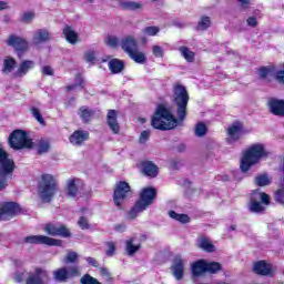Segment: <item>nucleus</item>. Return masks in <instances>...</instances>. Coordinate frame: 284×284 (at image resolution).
<instances>
[{
    "mask_svg": "<svg viewBox=\"0 0 284 284\" xmlns=\"http://www.w3.org/2000/svg\"><path fill=\"white\" fill-rule=\"evenodd\" d=\"M190 102V93L185 85L181 83L173 84V105L176 110L178 119L174 118L172 111L165 105L160 104L151 120V125L155 130H174L179 123L185 121L187 116V103Z\"/></svg>",
    "mask_w": 284,
    "mask_h": 284,
    "instance_id": "obj_1",
    "label": "nucleus"
},
{
    "mask_svg": "<svg viewBox=\"0 0 284 284\" xmlns=\"http://www.w3.org/2000/svg\"><path fill=\"white\" fill-rule=\"evenodd\" d=\"M270 152L265 149V145L256 143L251 145L243 152L240 168L242 172H250V169L254 165H258L262 159H267Z\"/></svg>",
    "mask_w": 284,
    "mask_h": 284,
    "instance_id": "obj_2",
    "label": "nucleus"
},
{
    "mask_svg": "<svg viewBox=\"0 0 284 284\" xmlns=\"http://www.w3.org/2000/svg\"><path fill=\"white\" fill-rule=\"evenodd\" d=\"M156 199V191L152 187L143 189L140 193V199L135 202L133 207L130 210L128 216L129 219H135L142 212H145L154 203Z\"/></svg>",
    "mask_w": 284,
    "mask_h": 284,
    "instance_id": "obj_3",
    "label": "nucleus"
},
{
    "mask_svg": "<svg viewBox=\"0 0 284 284\" xmlns=\"http://www.w3.org/2000/svg\"><path fill=\"white\" fill-rule=\"evenodd\" d=\"M54 192H57V179L52 174H42L38 186V194L41 201L50 203Z\"/></svg>",
    "mask_w": 284,
    "mask_h": 284,
    "instance_id": "obj_4",
    "label": "nucleus"
},
{
    "mask_svg": "<svg viewBox=\"0 0 284 284\" xmlns=\"http://www.w3.org/2000/svg\"><path fill=\"white\" fill-rule=\"evenodd\" d=\"M14 161L8 158V153L0 148V192L8 187V179H12Z\"/></svg>",
    "mask_w": 284,
    "mask_h": 284,
    "instance_id": "obj_5",
    "label": "nucleus"
},
{
    "mask_svg": "<svg viewBox=\"0 0 284 284\" xmlns=\"http://www.w3.org/2000/svg\"><path fill=\"white\" fill-rule=\"evenodd\" d=\"M128 199H132L130 184L125 181L118 182L113 192V203L118 210H123V203H125Z\"/></svg>",
    "mask_w": 284,
    "mask_h": 284,
    "instance_id": "obj_6",
    "label": "nucleus"
},
{
    "mask_svg": "<svg viewBox=\"0 0 284 284\" xmlns=\"http://www.w3.org/2000/svg\"><path fill=\"white\" fill-rule=\"evenodd\" d=\"M265 205H270V195L258 190L254 191L251 196L250 212L263 214Z\"/></svg>",
    "mask_w": 284,
    "mask_h": 284,
    "instance_id": "obj_7",
    "label": "nucleus"
},
{
    "mask_svg": "<svg viewBox=\"0 0 284 284\" xmlns=\"http://www.w3.org/2000/svg\"><path fill=\"white\" fill-rule=\"evenodd\" d=\"M9 145L13 150H23V148H32V140L21 130L13 131L9 136Z\"/></svg>",
    "mask_w": 284,
    "mask_h": 284,
    "instance_id": "obj_8",
    "label": "nucleus"
},
{
    "mask_svg": "<svg viewBox=\"0 0 284 284\" xmlns=\"http://www.w3.org/2000/svg\"><path fill=\"white\" fill-rule=\"evenodd\" d=\"M7 45L13 48L17 57L21 59L26 52L30 49V43L26 38L17 34H10L7 39Z\"/></svg>",
    "mask_w": 284,
    "mask_h": 284,
    "instance_id": "obj_9",
    "label": "nucleus"
},
{
    "mask_svg": "<svg viewBox=\"0 0 284 284\" xmlns=\"http://www.w3.org/2000/svg\"><path fill=\"white\" fill-rule=\"evenodd\" d=\"M21 214V206L16 202L0 203V221H11L14 216Z\"/></svg>",
    "mask_w": 284,
    "mask_h": 284,
    "instance_id": "obj_10",
    "label": "nucleus"
},
{
    "mask_svg": "<svg viewBox=\"0 0 284 284\" xmlns=\"http://www.w3.org/2000/svg\"><path fill=\"white\" fill-rule=\"evenodd\" d=\"M23 242L27 245H49L55 247H61L62 245L61 240L48 237L45 235H29L24 237Z\"/></svg>",
    "mask_w": 284,
    "mask_h": 284,
    "instance_id": "obj_11",
    "label": "nucleus"
},
{
    "mask_svg": "<svg viewBox=\"0 0 284 284\" xmlns=\"http://www.w3.org/2000/svg\"><path fill=\"white\" fill-rule=\"evenodd\" d=\"M226 134V142L229 143V145H232L241 141V135L246 134V131L245 128L243 126V123L234 122L227 128Z\"/></svg>",
    "mask_w": 284,
    "mask_h": 284,
    "instance_id": "obj_12",
    "label": "nucleus"
},
{
    "mask_svg": "<svg viewBox=\"0 0 284 284\" xmlns=\"http://www.w3.org/2000/svg\"><path fill=\"white\" fill-rule=\"evenodd\" d=\"M185 261L181 255H175L172 265H171V274L174 276L175 281H183V276H185Z\"/></svg>",
    "mask_w": 284,
    "mask_h": 284,
    "instance_id": "obj_13",
    "label": "nucleus"
},
{
    "mask_svg": "<svg viewBox=\"0 0 284 284\" xmlns=\"http://www.w3.org/2000/svg\"><path fill=\"white\" fill-rule=\"evenodd\" d=\"M268 77H275L278 83H284V69H277L276 65L260 68V79H267Z\"/></svg>",
    "mask_w": 284,
    "mask_h": 284,
    "instance_id": "obj_14",
    "label": "nucleus"
},
{
    "mask_svg": "<svg viewBox=\"0 0 284 284\" xmlns=\"http://www.w3.org/2000/svg\"><path fill=\"white\" fill-rule=\"evenodd\" d=\"M253 272L260 276H273L276 268L266 261H258L253 264Z\"/></svg>",
    "mask_w": 284,
    "mask_h": 284,
    "instance_id": "obj_15",
    "label": "nucleus"
},
{
    "mask_svg": "<svg viewBox=\"0 0 284 284\" xmlns=\"http://www.w3.org/2000/svg\"><path fill=\"white\" fill-rule=\"evenodd\" d=\"M43 230L45 234H49V236H62L63 239H68V236H70V230L64 225L49 223L44 225Z\"/></svg>",
    "mask_w": 284,
    "mask_h": 284,
    "instance_id": "obj_16",
    "label": "nucleus"
},
{
    "mask_svg": "<svg viewBox=\"0 0 284 284\" xmlns=\"http://www.w3.org/2000/svg\"><path fill=\"white\" fill-rule=\"evenodd\" d=\"M192 278L194 283H197L201 276L207 273V261L199 260L191 265Z\"/></svg>",
    "mask_w": 284,
    "mask_h": 284,
    "instance_id": "obj_17",
    "label": "nucleus"
},
{
    "mask_svg": "<svg viewBox=\"0 0 284 284\" xmlns=\"http://www.w3.org/2000/svg\"><path fill=\"white\" fill-rule=\"evenodd\" d=\"M266 106L268 108V112L274 114V116H284V100L268 98Z\"/></svg>",
    "mask_w": 284,
    "mask_h": 284,
    "instance_id": "obj_18",
    "label": "nucleus"
},
{
    "mask_svg": "<svg viewBox=\"0 0 284 284\" xmlns=\"http://www.w3.org/2000/svg\"><path fill=\"white\" fill-rule=\"evenodd\" d=\"M120 48L126 55L131 54L139 48V42L134 36H124L120 41Z\"/></svg>",
    "mask_w": 284,
    "mask_h": 284,
    "instance_id": "obj_19",
    "label": "nucleus"
},
{
    "mask_svg": "<svg viewBox=\"0 0 284 284\" xmlns=\"http://www.w3.org/2000/svg\"><path fill=\"white\" fill-rule=\"evenodd\" d=\"M48 271L43 268H36L33 274L27 277V284H48Z\"/></svg>",
    "mask_w": 284,
    "mask_h": 284,
    "instance_id": "obj_20",
    "label": "nucleus"
},
{
    "mask_svg": "<svg viewBox=\"0 0 284 284\" xmlns=\"http://www.w3.org/2000/svg\"><path fill=\"white\" fill-rule=\"evenodd\" d=\"M119 111L109 110L106 113V125L113 134H119L121 132V125L119 124Z\"/></svg>",
    "mask_w": 284,
    "mask_h": 284,
    "instance_id": "obj_21",
    "label": "nucleus"
},
{
    "mask_svg": "<svg viewBox=\"0 0 284 284\" xmlns=\"http://www.w3.org/2000/svg\"><path fill=\"white\" fill-rule=\"evenodd\" d=\"M36 65L37 64L32 60H22L20 62L17 71L14 72L13 77L16 79H21V78L26 77V74H28L30 72V70H34Z\"/></svg>",
    "mask_w": 284,
    "mask_h": 284,
    "instance_id": "obj_22",
    "label": "nucleus"
},
{
    "mask_svg": "<svg viewBox=\"0 0 284 284\" xmlns=\"http://www.w3.org/2000/svg\"><path fill=\"white\" fill-rule=\"evenodd\" d=\"M88 139H90V132L77 130L70 135L69 141L72 145L81 146L85 143V141H88Z\"/></svg>",
    "mask_w": 284,
    "mask_h": 284,
    "instance_id": "obj_23",
    "label": "nucleus"
},
{
    "mask_svg": "<svg viewBox=\"0 0 284 284\" xmlns=\"http://www.w3.org/2000/svg\"><path fill=\"white\" fill-rule=\"evenodd\" d=\"M52 34L48 29H39L33 33V43L36 45H39L41 43H48V41H51Z\"/></svg>",
    "mask_w": 284,
    "mask_h": 284,
    "instance_id": "obj_24",
    "label": "nucleus"
},
{
    "mask_svg": "<svg viewBox=\"0 0 284 284\" xmlns=\"http://www.w3.org/2000/svg\"><path fill=\"white\" fill-rule=\"evenodd\" d=\"M142 172L144 176H149L150 179H155L159 175V166L154 164L152 161L142 162Z\"/></svg>",
    "mask_w": 284,
    "mask_h": 284,
    "instance_id": "obj_25",
    "label": "nucleus"
},
{
    "mask_svg": "<svg viewBox=\"0 0 284 284\" xmlns=\"http://www.w3.org/2000/svg\"><path fill=\"white\" fill-rule=\"evenodd\" d=\"M62 34L65 41H68V43H71V45H77V43L79 42V33H77V31H74V29H72V27L68 24L63 28Z\"/></svg>",
    "mask_w": 284,
    "mask_h": 284,
    "instance_id": "obj_26",
    "label": "nucleus"
},
{
    "mask_svg": "<svg viewBox=\"0 0 284 284\" xmlns=\"http://www.w3.org/2000/svg\"><path fill=\"white\" fill-rule=\"evenodd\" d=\"M67 196L68 199H77V196H81V192L77 186V180L70 179L67 181Z\"/></svg>",
    "mask_w": 284,
    "mask_h": 284,
    "instance_id": "obj_27",
    "label": "nucleus"
},
{
    "mask_svg": "<svg viewBox=\"0 0 284 284\" xmlns=\"http://www.w3.org/2000/svg\"><path fill=\"white\" fill-rule=\"evenodd\" d=\"M17 69V60L12 57H6L2 63V73L10 74Z\"/></svg>",
    "mask_w": 284,
    "mask_h": 284,
    "instance_id": "obj_28",
    "label": "nucleus"
},
{
    "mask_svg": "<svg viewBox=\"0 0 284 284\" xmlns=\"http://www.w3.org/2000/svg\"><path fill=\"white\" fill-rule=\"evenodd\" d=\"M120 10H130L134 12L135 10H141L143 8V4L141 2H134L131 0H121L119 3Z\"/></svg>",
    "mask_w": 284,
    "mask_h": 284,
    "instance_id": "obj_29",
    "label": "nucleus"
},
{
    "mask_svg": "<svg viewBox=\"0 0 284 284\" xmlns=\"http://www.w3.org/2000/svg\"><path fill=\"white\" fill-rule=\"evenodd\" d=\"M277 189L274 192V201L275 203H280V205H284V179H281Z\"/></svg>",
    "mask_w": 284,
    "mask_h": 284,
    "instance_id": "obj_30",
    "label": "nucleus"
},
{
    "mask_svg": "<svg viewBox=\"0 0 284 284\" xmlns=\"http://www.w3.org/2000/svg\"><path fill=\"white\" fill-rule=\"evenodd\" d=\"M78 114L83 123H90L94 116V111L90 110L88 106H81L78 111Z\"/></svg>",
    "mask_w": 284,
    "mask_h": 284,
    "instance_id": "obj_31",
    "label": "nucleus"
},
{
    "mask_svg": "<svg viewBox=\"0 0 284 284\" xmlns=\"http://www.w3.org/2000/svg\"><path fill=\"white\" fill-rule=\"evenodd\" d=\"M123 68H125V64L122 60L112 59L109 62V69L111 70L112 74H120V72H123Z\"/></svg>",
    "mask_w": 284,
    "mask_h": 284,
    "instance_id": "obj_32",
    "label": "nucleus"
},
{
    "mask_svg": "<svg viewBox=\"0 0 284 284\" xmlns=\"http://www.w3.org/2000/svg\"><path fill=\"white\" fill-rule=\"evenodd\" d=\"M141 250V244H134V239L126 240L125 252L128 256H134Z\"/></svg>",
    "mask_w": 284,
    "mask_h": 284,
    "instance_id": "obj_33",
    "label": "nucleus"
},
{
    "mask_svg": "<svg viewBox=\"0 0 284 284\" xmlns=\"http://www.w3.org/2000/svg\"><path fill=\"white\" fill-rule=\"evenodd\" d=\"M179 50H180L181 57H183V59H185L187 63H194V58L196 57L194 51L190 50V48L187 47H180Z\"/></svg>",
    "mask_w": 284,
    "mask_h": 284,
    "instance_id": "obj_34",
    "label": "nucleus"
},
{
    "mask_svg": "<svg viewBox=\"0 0 284 284\" xmlns=\"http://www.w3.org/2000/svg\"><path fill=\"white\" fill-rule=\"evenodd\" d=\"M128 57L132 59V61H134L135 63L140 64L145 63V61L148 60V58H145V53L139 51V49H135L133 52L129 53Z\"/></svg>",
    "mask_w": 284,
    "mask_h": 284,
    "instance_id": "obj_35",
    "label": "nucleus"
},
{
    "mask_svg": "<svg viewBox=\"0 0 284 284\" xmlns=\"http://www.w3.org/2000/svg\"><path fill=\"white\" fill-rule=\"evenodd\" d=\"M199 247H201V250H204V252H215L216 251V246H214V244H212V242H210V239H207V237H201L199 240Z\"/></svg>",
    "mask_w": 284,
    "mask_h": 284,
    "instance_id": "obj_36",
    "label": "nucleus"
},
{
    "mask_svg": "<svg viewBox=\"0 0 284 284\" xmlns=\"http://www.w3.org/2000/svg\"><path fill=\"white\" fill-rule=\"evenodd\" d=\"M53 277L55 281H59L60 283H65L68 278V268L62 267L53 272Z\"/></svg>",
    "mask_w": 284,
    "mask_h": 284,
    "instance_id": "obj_37",
    "label": "nucleus"
},
{
    "mask_svg": "<svg viewBox=\"0 0 284 284\" xmlns=\"http://www.w3.org/2000/svg\"><path fill=\"white\" fill-rule=\"evenodd\" d=\"M170 219L178 221L179 223H190V216L187 214H179L174 211H169Z\"/></svg>",
    "mask_w": 284,
    "mask_h": 284,
    "instance_id": "obj_38",
    "label": "nucleus"
},
{
    "mask_svg": "<svg viewBox=\"0 0 284 284\" xmlns=\"http://www.w3.org/2000/svg\"><path fill=\"white\" fill-rule=\"evenodd\" d=\"M255 185H258V187H266V185H270L272 183V180L267 174H261L257 175L254 180Z\"/></svg>",
    "mask_w": 284,
    "mask_h": 284,
    "instance_id": "obj_39",
    "label": "nucleus"
},
{
    "mask_svg": "<svg viewBox=\"0 0 284 284\" xmlns=\"http://www.w3.org/2000/svg\"><path fill=\"white\" fill-rule=\"evenodd\" d=\"M210 26H212V20L210 17L203 16L197 22L196 30L205 31L207 28H210Z\"/></svg>",
    "mask_w": 284,
    "mask_h": 284,
    "instance_id": "obj_40",
    "label": "nucleus"
},
{
    "mask_svg": "<svg viewBox=\"0 0 284 284\" xmlns=\"http://www.w3.org/2000/svg\"><path fill=\"white\" fill-rule=\"evenodd\" d=\"M194 134L195 136H205V134H207V126L205 125V123L200 122L195 125L194 128Z\"/></svg>",
    "mask_w": 284,
    "mask_h": 284,
    "instance_id": "obj_41",
    "label": "nucleus"
},
{
    "mask_svg": "<svg viewBox=\"0 0 284 284\" xmlns=\"http://www.w3.org/2000/svg\"><path fill=\"white\" fill-rule=\"evenodd\" d=\"M220 270H221V263L206 262V272H209V274H216V272H220Z\"/></svg>",
    "mask_w": 284,
    "mask_h": 284,
    "instance_id": "obj_42",
    "label": "nucleus"
},
{
    "mask_svg": "<svg viewBox=\"0 0 284 284\" xmlns=\"http://www.w3.org/2000/svg\"><path fill=\"white\" fill-rule=\"evenodd\" d=\"M79 261V254L74 251H68L67 255L64 256V263L68 265L70 263H74Z\"/></svg>",
    "mask_w": 284,
    "mask_h": 284,
    "instance_id": "obj_43",
    "label": "nucleus"
},
{
    "mask_svg": "<svg viewBox=\"0 0 284 284\" xmlns=\"http://www.w3.org/2000/svg\"><path fill=\"white\" fill-rule=\"evenodd\" d=\"M142 32L146 37H156V34L161 32V29L159 27H146L142 30Z\"/></svg>",
    "mask_w": 284,
    "mask_h": 284,
    "instance_id": "obj_44",
    "label": "nucleus"
},
{
    "mask_svg": "<svg viewBox=\"0 0 284 284\" xmlns=\"http://www.w3.org/2000/svg\"><path fill=\"white\" fill-rule=\"evenodd\" d=\"M47 152H50V142L40 141L38 144V154H47Z\"/></svg>",
    "mask_w": 284,
    "mask_h": 284,
    "instance_id": "obj_45",
    "label": "nucleus"
},
{
    "mask_svg": "<svg viewBox=\"0 0 284 284\" xmlns=\"http://www.w3.org/2000/svg\"><path fill=\"white\" fill-rule=\"evenodd\" d=\"M105 254L106 256H114L116 254V243L114 242H105Z\"/></svg>",
    "mask_w": 284,
    "mask_h": 284,
    "instance_id": "obj_46",
    "label": "nucleus"
},
{
    "mask_svg": "<svg viewBox=\"0 0 284 284\" xmlns=\"http://www.w3.org/2000/svg\"><path fill=\"white\" fill-rule=\"evenodd\" d=\"M104 43L109 45V48H119V38L114 36H108L104 40Z\"/></svg>",
    "mask_w": 284,
    "mask_h": 284,
    "instance_id": "obj_47",
    "label": "nucleus"
},
{
    "mask_svg": "<svg viewBox=\"0 0 284 284\" xmlns=\"http://www.w3.org/2000/svg\"><path fill=\"white\" fill-rule=\"evenodd\" d=\"M152 54H153V57H156V59H163L165 51L163 50V47H161V45H153Z\"/></svg>",
    "mask_w": 284,
    "mask_h": 284,
    "instance_id": "obj_48",
    "label": "nucleus"
},
{
    "mask_svg": "<svg viewBox=\"0 0 284 284\" xmlns=\"http://www.w3.org/2000/svg\"><path fill=\"white\" fill-rule=\"evenodd\" d=\"M33 118L38 121V123H40V125H45V120H43V115L41 114V112L39 111V109L33 108L31 110Z\"/></svg>",
    "mask_w": 284,
    "mask_h": 284,
    "instance_id": "obj_49",
    "label": "nucleus"
},
{
    "mask_svg": "<svg viewBox=\"0 0 284 284\" xmlns=\"http://www.w3.org/2000/svg\"><path fill=\"white\" fill-rule=\"evenodd\" d=\"M80 283L81 284H101L100 282H98L97 278L92 277L90 274L82 276L80 280Z\"/></svg>",
    "mask_w": 284,
    "mask_h": 284,
    "instance_id": "obj_50",
    "label": "nucleus"
},
{
    "mask_svg": "<svg viewBox=\"0 0 284 284\" xmlns=\"http://www.w3.org/2000/svg\"><path fill=\"white\" fill-rule=\"evenodd\" d=\"M34 17L36 14L32 11L24 12L23 16L21 17V22L31 23L34 20Z\"/></svg>",
    "mask_w": 284,
    "mask_h": 284,
    "instance_id": "obj_51",
    "label": "nucleus"
},
{
    "mask_svg": "<svg viewBox=\"0 0 284 284\" xmlns=\"http://www.w3.org/2000/svg\"><path fill=\"white\" fill-rule=\"evenodd\" d=\"M99 270L102 278L106 281V283H110V281H112V274L110 273V271H108V268L105 267H100Z\"/></svg>",
    "mask_w": 284,
    "mask_h": 284,
    "instance_id": "obj_52",
    "label": "nucleus"
},
{
    "mask_svg": "<svg viewBox=\"0 0 284 284\" xmlns=\"http://www.w3.org/2000/svg\"><path fill=\"white\" fill-rule=\"evenodd\" d=\"M78 225H79V227H81V230H90V222L88 221V217H85V216H81L79 219Z\"/></svg>",
    "mask_w": 284,
    "mask_h": 284,
    "instance_id": "obj_53",
    "label": "nucleus"
},
{
    "mask_svg": "<svg viewBox=\"0 0 284 284\" xmlns=\"http://www.w3.org/2000/svg\"><path fill=\"white\" fill-rule=\"evenodd\" d=\"M150 141V131H142L139 138V143H148Z\"/></svg>",
    "mask_w": 284,
    "mask_h": 284,
    "instance_id": "obj_54",
    "label": "nucleus"
},
{
    "mask_svg": "<svg viewBox=\"0 0 284 284\" xmlns=\"http://www.w3.org/2000/svg\"><path fill=\"white\" fill-rule=\"evenodd\" d=\"M75 81L78 84H71L67 87L68 92L75 90L77 85H83V78H81L79 74L75 77Z\"/></svg>",
    "mask_w": 284,
    "mask_h": 284,
    "instance_id": "obj_55",
    "label": "nucleus"
},
{
    "mask_svg": "<svg viewBox=\"0 0 284 284\" xmlns=\"http://www.w3.org/2000/svg\"><path fill=\"white\" fill-rule=\"evenodd\" d=\"M84 59L88 63H92L97 60V55H95L94 51H89V52L84 53Z\"/></svg>",
    "mask_w": 284,
    "mask_h": 284,
    "instance_id": "obj_56",
    "label": "nucleus"
},
{
    "mask_svg": "<svg viewBox=\"0 0 284 284\" xmlns=\"http://www.w3.org/2000/svg\"><path fill=\"white\" fill-rule=\"evenodd\" d=\"M13 278L17 283H21L24 278H28V273L27 272L16 273Z\"/></svg>",
    "mask_w": 284,
    "mask_h": 284,
    "instance_id": "obj_57",
    "label": "nucleus"
},
{
    "mask_svg": "<svg viewBox=\"0 0 284 284\" xmlns=\"http://www.w3.org/2000/svg\"><path fill=\"white\" fill-rule=\"evenodd\" d=\"M42 74H45V77H53L54 75V71L52 70V67L44 65L42 68Z\"/></svg>",
    "mask_w": 284,
    "mask_h": 284,
    "instance_id": "obj_58",
    "label": "nucleus"
},
{
    "mask_svg": "<svg viewBox=\"0 0 284 284\" xmlns=\"http://www.w3.org/2000/svg\"><path fill=\"white\" fill-rule=\"evenodd\" d=\"M67 272H68L69 278L72 277V276H78L79 275V267L72 266V267L68 268Z\"/></svg>",
    "mask_w": 284,
    "mask_h": 284,
    "instance_id": "obj_59",
    "label": "nucleus"
},
{
    "mask_svg": "<svg viewBox=\"0 0 284 284\" xmlns=\"http://www.w3.org/2000/svg\"><path fill=\"white\" fill-rule=\"evenodd\" d=\"M246 23L250 26V28H256V26H258V21L255 17H248Z\"/></svg>",
    "mask_w": 284,
    "mask_h": 284,
    "instance_id": "obj_60",
    "label": "nucleus"
},
{
    "mask_svg": "<svg viewBox=\"0 0 284 284\" xmlns=\"http://www.w3.org/2000/svg\"><path fill=\"white\" fill-rule=\"evenodd\" d=\"M85 261L89 265H92V267H99V262L94 257H85Z\"/></svg>",
    "mask_w": 284,
    "mask_h": 284,
    "instance_id": "obj_61",
    "label": "nucleus"
},
{
    "mask_svg": "<svg viewBox=\"0 0 284 284\" xmlns=\"http://www.w3.org/2000/svg\"><path fill=\"white\" fill-rule=\"evenodd\" d=\"M239 3H241L242 8L246 10V8H250V0H236Z\"/></svg>",
    "mask_w": 284,
    "mask_h": 284,
    "instance_id": "obj_62",
    "label": "nucleus"
},
{
    "mask_svg": "<svg viewBox=\"0 0 284 284\" xmlns=\"http://www.w3.org/2000/svg\"><path fill=\"white\" fill-rule=\"evenodd\" d=\"M10 10V4L7 1H0V11Z\"/></svg>",
    "mask_w": 284,
    "mask_h": 284,
    "instance_id": "obj_63",
    "label": "nucleus"
},
{
    "mask_svg": "<svg viewBox=\"0 0 284 284\" xmlns=\"http://www.w3.org/2000/svg\"><path fill=\"white\" fill-rule=\"evenodd\" d=\"M125 231V225L119 224L115 226V232H124Z\"/></svg>",
    "mask_w": 284,
    "mask_h": 284,
    "instance_id": "obj_64",
    "label": "nucleus"
}]
</instances>
